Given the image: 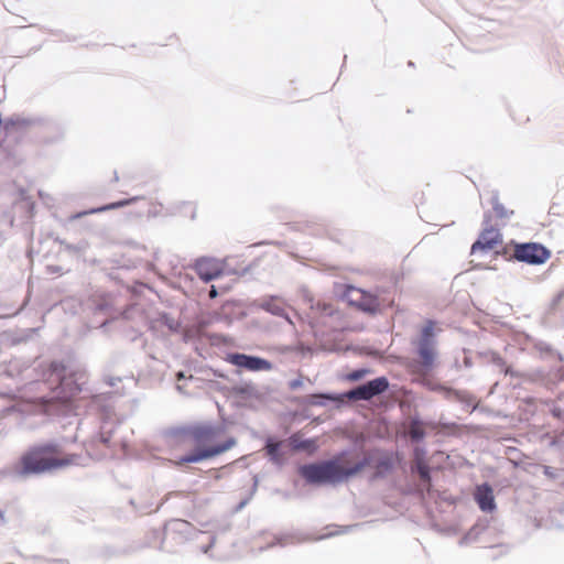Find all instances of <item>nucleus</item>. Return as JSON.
<instances>
[{
    "label": "nucleus",
    "instance_id": "nucleus-26",
    "mask_svg": "<svg viewBox=\"0 0 564 564\" xmlns=\"http://www.w3.org/2000/svg\"><path fill=\"white\" fill-rule=\"evenodd\" d=\"M113 181H115V182H118V181H119V176L117 175V173H115Z\"/></svg>",
    "mask_w": 564,
    "mask_h": 564
},
{
    "label": "nucleus",
    "instance_id": "nucleus-10",
    "mask_svg": "<svg viewBox=\"0 0 564 564\" xmlns=\"http://www.w3.org/2000/svg\"><path fill=\"white\" fill-rule=\"evenodd\" d=\"M226 360L234 366L245 368L250 371H269L272 369V364L270 361L245 354H229Z\"/></svg>",
    "mask_w": 564,
    "mask_h": 564
},
{
    "label": "nucleus",
    "instance_id": "nucleus-20",
    "mask_svg": "<svg viewBox=\"0 0 564 564\" xmlns=\"http://www.w3.org/2000/svg\"><path fill=\"white\" fill-rule=\"evenodd\" d=\"M494 212L498 218H509L513 214V210L508 209L499 202H495Z\"/></svg>",
    "mask_w": 564,
    "mask_h": 564
},
{
    "label": "nucleus",
    "instance_id": "nucleus-7",
    "mask_svg": "<svg viewBox=\"0 0 564 564\" xmlns=\"http://www.w3.org/2000/svg\"><path fill=\"white\" fill-rule=\"evenodd\" d=\"M75 459V455L61 456L56 449L52 452H47L44 448L37 449V474L70 465Z\"/></svg>",
    "mask_w": 564,
    "mask_h": 564
},
{
    "label": "nucleus",
    "instance_id": "nucleus-18",
    "mask_svg": "<svg viewBox=\"0 0 564 564\" xmlns=\"http://www.w3.org/2000/svg\"><path fill=\"white\" fill-rule=\"evenodd\" d=\"M140 198L141 197L135 196V197H132L130 199H123V200L115 202V203L108 204L106 206L93 209L90 213H101V212H106V210H110V209L120 208V207L127 206V205H129V204H131L133 202H137Z\"/></svg>",
    "mask_w": 564,
    "mask_h": 564
},
{
    "label": "nucleus",
    "instance_id": "nucleus-6",
    "mask_svg": "<svg viewBox=\"0 0 564 564\" xmlns=\"http://www.w3.org/2000/svg\"><path fill=\"white\" fill-rule=\"evenodd\" d=\"M193 268L199 279L205 282H209L218 279L225 273L226 262L215 258L203 257L195 261Z\"/></svg>",
    "mask_w": 564,
    "mask_h": 564
},
{
    "label": "nucleus",
    "instance_id": "nucleus-9",
    "mask_svg": "<svg viewBox=\"0 0 564 564\" xmlns=\"http://www.w3.org/2000/svg\"><path fill=\"white\" fill-rule=\"evenodd\" d=\"M388 388V379L386 377H379L367 382L366 384L350 390L347 393V397L351 400H370L375 395L383 393Z\"/></svg>",
    "mask_w": 564,
    "mask_h": 564
},
{
    "label": "nucleus",
    "instance_id": "nucleus-2",
    "mask_svg": "<svg viewBox=\"0 0 564 564\" xmlns=\"http://www.w3.org/2000/svg\"><path fill=\"white\" fill-rule=\"evenodd\" d=\"M366 465V460L352 462L346 453H341L329 460L304 465L300 474L312 484H336L356 476Z\"/></svg>",
    "mask_w": 564,
    "mask_h": 564
},
{
    "label": "nucleus",
    "instance_id": "nucleus-16",
    "mask_svg": "<svg viewBox=\"0 0 564 564\" xmlns=\"http://www.w3.org/2000/svg\"><path fill=\"white\" fill-rule=\"evenodd\" d=\"M262 307L278 316L284 315V304L278 299H271L262 304Z\"/></svg>",
    "mask_w": 564,
    "mask_h": 564
},
{
    "label": "nucleus",
    "instance_id": "nucleus-14",
    "mask_svg": "<svg viewBox=\"0 0 564 564\" xmlns=\"http://www.w3.org/2000/svg\"><path fill=\"white\" fill-rule=\"evenodd\" d=\"M15 469L22 476L35 473V452L29 451L26 454H24Z\"/></svg>",
    "mask_w": 564,
    "mask_h": 564
},
{
    "label": "nucleus",
    "instance_id": "nucleus-5",
    "mask_svg": "<svg viewBox=\"0 0 564 564\" xmlns=\"http://www.w3.org/2000/svg\"><path fill=\"white\" fill-rule=\"evenodd\" d=\"M513 254L517 260L530 264H542L551 257L550 250L534 242L517 245Z\"/></svg>",
    "mask_w": 564,
    "mask_h": 564
},
{
    "label": "nucleus",
    "instance_id": "nucleus-23",
    "mask_svg": "<svg viewBox=\"0 0 564 564\" xmlns=\"http://www.w3.org/2000/svg\"><path fill=\"white\" fill-rule=\"evenodd\" d=\"M216 296H217V290L215 286H212V289L209 291V297L215 299Z\"/></svg>",
    "mask_w": 564,
    "mask_h": 564
},
{
    "label": "nucleus",
    "instance_id": "nucleus-4",
    "mask_svg": "<svg viewBox=\"0 0 564 564\" xmlns=\"http://www.w3.org/2000/svg\"><path fill=\"white\" fill-rule=\"evenodd\" d=\"M435 322L426 321L421 329L420 338L415 341L417 348L419 360L416 361L417 372L427 373L436 364L435 349Z\"/></svg>",
    "mask_w": 564,
    "mask_h": 564
},
{
    "label": "nucleus",
    "instance_id": "nucleus-25",
    "mask_svg": "<svg viewBox=\"0 0 564 564\" xmlns=\"http://www.w3.org/2000/svg\"><path fill=\"white\" fill-rule=\"evenodd\" d=\"M299 386H300V382H299V381H294V382H292V384H291V387H292V388H296V387H299Z\"/></svg>",
    "mask_w": 564,
    "mask_h": 564
},
{
    "label": "nucleus",
    "instance_id": "nucleus-15",
    "mask_svg": "<svg viewBox=\"0 0 564 564\" xmlns=\"http://www.w3.org/2000/svg\"><path fill=\"white\" fill-rule=\"evenodd\" d=\"M281 442H273L269 440L265 445L267 455L270 459L278 465H281L284 460L282 453L280 452Z\"/></svg>",
    "mask_w": 564,
    "mask_h": 564
},
{
    "label": "nucleus",
    "instance_id": "nucleus-24",
    "mask_svg": "<svg viewBox=\"0 0 564 564\" xmlns=\"http://www.w3.org/2000/svg\"><path fill=\"white\" fill-rule=\"evenodd\" d=\"M176 377H177V380L180 381L181 379H183V378H184V373H183V372H178V373L176 375Z\"/></svg>",
    "mask_w": 564,
    "mask_h": 564
},
{
    "label": "nucleus",
    "instance_id": "nucleus-12",
    "mask_svg": "<svg viewBox=\"0 0 564 564\" xmlns=\"http://www.w3.org/2000/svg\"><path fill=\"white\" fill-rule=\"evenodd\" d=\"M475 499L482 511H492L496 508L492 489L487 484L477 487Z\"/></svg>",
    "mask_w": 564,
    "mask_h": 564
},
{
    "label": "nucleus",
    "instance_id": "nucleus-1",
    "mask_svg": "<svg viewBox=\"0 0 564 564\" xmlns=\"http://www.w3.org/2000/svg\"><path fill=\"white\" fill-rule=\"evenodd\" d=\"M191 442L195 448L178 458L177 464L198 463L219 456L237 445V440L223 425L202 423L191 426L180 440Z\"/></svg>",
    "mask_w": 564,
    "mask_h": 564
},
{
    "label": "nucleus",
    "instance_id": "nucleus-8",
    "mask_svg": "<svg viewBox=\"0 0 564 564\" xmlns=\"http://www.w3.org/2000/svg\"><path fill=\"white\" fill-rule=\"evenodd\" d=\"M345 296L349 304L365 312L375 313L379 310V301L377 296L367 293L360 289L348 286Z\"/></svg>",
    "mask_w": 564,
    "mask_h": 564
},
{
    "label": "nucleus",
    "instance_id": "nucleus-17",
    "mask_svg": "<svg viewBox=\"0 0 564 564\" xmlns=\"http://www.w3.org/2000/svg\"><path fill=\"white\" fill-rule=\"evenodd\" d=\"M409 435L413 441L422 440L425 435L422 422L413 420L409 426Z\"/></svg>",
    "mask_w": 564,
    "mask_h": 564
},
{
    "label": "nucleus",
    "instance_id": "nucleus-21",
    "mask_svg": "<svg viewBox=\"0 0 564 564\" xmlns=\"http://www.w3.org/2000/svg\"><path fill=\"white\" fill-rule=\"evenodd\" d=\"M368 372L369 370L367 369L354 370L346 376V379L349 381H358L362 379Z\"/></svg>",
    "mask_w": 564,
    "mask_h": 564
},
{
    "label": "nucleus",
    "instance_id": "nucleus-3",
    "mask_svg": "<svg viewBox=\"0 0 564 564\" xmlns=\"http://www.w3.org/2000/svg\"><path fill=\"white\" fill-rule=\"evenodd\" d=\"M42 381L53 391L50 399H37V408L43 406L45 412H52L55 404L67 405L82 391L74 373H67L63 364L52 362L42 370Z\"/></svg>",
    "mask_w": 564,
    "mask_h": 564
},
{
    "label": "nucleus",
    "instance_id": "nucleus-19",
    "mask_svg": "<svg viewBox=\"0 0 564 564\" xmlns=\"http://www.w3.org/2000/svg\"><path fill=\"white\" fill-rule=\"evenodd\" d=\"M415 466L420 478L424 481H430V468L425 462V458H417Z\"/></svg>",
    "mask_w": 564,
    "mask_h": 564
},
{
    "label": "nucleus",
    "instance_id": "nucleus-22",
    "mask_svg": "<svg viewBox=\"0 0 564 564\" xmlns=\"http://www.w3.org/2000/svg\"><path fill=\"white\" fill-rule=\"evenodd\" d=\"M425 452L422 448H415L414 451V462L417 463V458H424Z\"/></svg>",
    "mask_w": 564,
    "mask_h": 564
},
{
    "label": "nucleus",
    "instance_id": "nucleus-13",
    "mask_svg": "<svg viewBox=\"0 0 564 564\" xmlns=\"http://www.w3.org/2000/svg\"><path fill=\"white\" fill-rule=\"evenodd\" d=\"M289 443L293 451H304L313 454L317 449V443L315 440H302L299 434H293L289 438Z\"/></svg>",
    "mask_w": 564,
    "mask_h": 564
},
{
    "label": "nucleus",
    "instance_id": "nucleus-11",
    "mask_svg": "<svg viewBox=\"0 0 564 564\" xmlns=\"http://www.w3.org/2000/svg\"><path fill=\"white\" fill-rule=\"evenodd\" d=\"M502 243L501 234L496 228L484 229L479 238L471 246V254L480 251L494 250Z\"/></svg>",
    "mask_w": 564,
    "mask_h": 564
}]
</instances>
